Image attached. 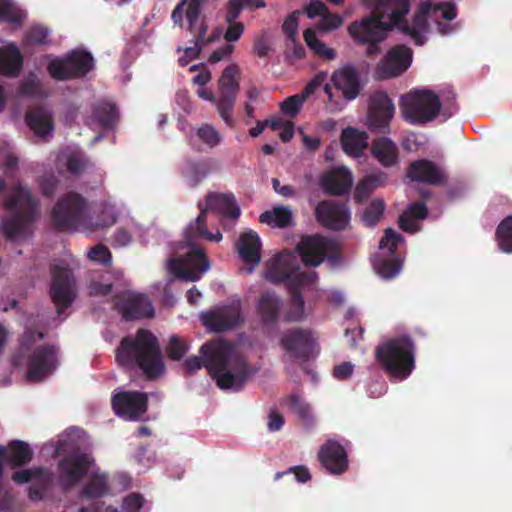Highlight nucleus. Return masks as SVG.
Returning <instances> with one entry per match:
<instances>
[{
	"label": "nucleus",
	"instance_id": "f257e3e1",
	"mask_svg": "<svg viewBox=\"0 0 512 512\" xmlns=\"http://www.w3.org/2000/svg\"><path fill=\"white\" fill-rule=\"evenodd\" d=\"M199 356L188 357L183 369L190 376L205 367L221 389L239 391L256 372L237 347L226 339H215L204 343Z\"/></svg>",
	"mask_w": 512,
	"mask_h": 512
},
{
	"label": "nucleus",
	"instance_id": "f03ea898",
	"mask_svg": "<svg viewBox=\"0 0 512 512\" xmlns=\"http://www.w3.org/2000/svg\"><path fill=\"white\" fill-rule=\"evenodd\" d=\"M116 360L125 368L138 367L150 380L159 378L165 372L158 338L147 329H139L135 336L122 338L116 349Z\"/></svg>",
	"mask_w": 512,
	"mask_h": 512
},
{
	"label": "nucleus",
	"instance_id": "7ed1b4c3",
	"mask_svg": "<svg viewBox=\"0 0 512 512\" xmlns=\"http://www.w3.org/2000/svg\"><path fill=\"white\" fill-rule=\"evenodd\" d=\"M5 207L11 211V215L2 219L0 226L5 238L15 241L28 237L39 214V204L30 191L21 186L16 187L6 200Z\"/></svg>",
	"mask_w": 512,
	"mask_h": 512
},
{
	"label": "nucleus",
	"instance_id": "20e7f679",
	"mask_svg": "<svg viewBox=\"0 0 512 512\" xmlns=\"http://www.w3.org/2000/svg\"><path fill=\"white\" fill-rule=\"evenodd\" d=\"M415 350L413 339L400 335L376 346L375 359L385 373L403 380L415 368Z\"/></svg>",
	"mask_w": 512,
	"mask_h": 512
},
{
	"label": "nucleus",
	"instance_id": "39448f33",
	"mask_svg": "<svg viewBox=\"0 0 512 512\" xmlns=\"http://www.w3.org/2000/svg\"><path fill=\"white\" fill-rule=\"evenodd\" d=\"M35 337L42 340L45 334L31 329L26 330L22 337L21 347L13 359L15 365H21L22 358L27 356L26 377L30 382L44 380L57 367L58 350L53 345L46 344L36 347L31 353L27 354L30 346L35 342Z\"/></svg>",
	"mask_w": 512,
	"mask_h": 512
},
{
	"label": "nucleus",
	"instance_id": "423d86ee",
	"mask_svg": "<svg viewBox=\"0 0 512 512\" xmlns=\"http://www.w3.org/2000/svg\"><path fill=\"white\" fill-rule=\"evenodd\" d=\"M51 219L55 228L60 231H95L106 226L92 222L87 214L86 200L75 192L68 193L56 203Z\"/></svg>",
	"mask_w": 512,
	"mask_h": 512
},
{
	"label": "nucleus",
	"instance_id": "0eeeda50",
	"mask_svg": "<svg viewBox=\"0 0 512 512\" xmlns=\"http://www.w3.org/2000/svg\"><path fill=\"white\" fill-rule=\"evenodd\" d=\"M384 15L378 11H372L360 20L351 22L347 31L357 46L366 47L365 55L374 58L379 55L381 43H383L391 31V26L383 21Z\"/></svg>",
	"mask_w": 512,
	"mask_h": 512
},
{
	"label": "nucleus",
	"instance_id": "6e6552de",
	"mask_svg": "<svg viewBox=\"0 0 512 512\" xmlns=\"http://www.w3.org/2000/svg\"><path fill=\"white\" fill-rule=\"evenodd\" d=\"M399 106L406 122L412 125H424L439 115L442 103L434 91L417 89L403 95Z\"/></svg>",
	"mask_w": 512,
	"mask_h": 512
},
{
	"label": "nucleus",
	"instance_id": "1a4fd4ad",
	"mask_svg": "<svg viewBox=\"0 0 512 512\" xmlns=\"http://www.w3.org/2000/svg\"><path fill=\"white\" fill-rule=\"evenodd\" d=\"M296 249L306 266L317 267L326 259L330 267H336L341 261L339 244L321 235L302 237Z\"/></svg>",
	"mask_w": 512,
	"mask_h": 512
},
{
	"label": "nucleus",
	"instance_id": "9d476101",
	"mask_svg": "<svg viewBox=\"0 0 512 512\" xmlns=\"http://www.w3.org/2000/svg\"><path fill=\"white\" fill-rule=\"evenodd\" d=\"M94 68L92 54L85 50H73L63 58H55L47 65L50 76L58 81L82 78Z\"/></svg>",
	"mask_w": 512,
	"mask_h": 512
},
{
	"label": "nucleus",
	"instance_id": "9b49d317",
	"mask_svg": "<svg viewBox=\"0 0 512 512\" xmlns=\"http://www.w3.org/2000/svg\"><path fill=\"white\" fill-rule=\"evenodd\" d=\"M241 70L235 63L228 65L217 82V111L228 126L234 125L232 112L240 89Z\"/></svg>",
	"mask_w": 512,
	"mask_h": 512
},
{
	"label": "nucleus",
	"instance_id": "f8f14e48",
	"mask_svg": "<svg viewBox=\"0 0 512 512\" xmlns=\"http://www.w3.org/2000/svg\"><path fill=\"white\" fill-rule=\"evenodd\" d=\"M94 463L91 455L79 450L65 455L59 460L58 481L64 491H69L78 485L87 475Z\"/></svg>",
	"mask_w": 512,
	"mask_h": 512
},
{
	"label": "nucleus",
	"instance_id": "ddd939ff",
	"mask_svg": "<svg viewBox=\"0 0 512 512\" xmlns=\"http://www.w3.org/2000/svg\"><path fill=\"white\" fill-rule=\"evenodd\" d=\"M168 268L177 278L194 282L209 269V260L203 249L192 247L184 256L171 259Z\"/></svg>",
	"mask_w": 512,
	"mask_h": 512
},
{
	"label": "nucleus",
	"instance_id": "4468645a",
	"mask_svg": "<svg viewBox=\"0 0 512 512\" xmlns=\"http://www.w3.org/2000/svg\"><path fill=\"white\" fill-rule=\"evenodd\" d=\"M52 282L50 295L60 315L67 309L75 299L74 278L72 271L60 264L51 266Z\"/></svg>",
	"mask_w": 512,
	"mask_h": 512
},
{
	"label": "nucleus",
	"instance_id": "2eb2a0df",
	"mask_svg": "<svg viewBox=\"0 0 512 512\" xmlns=\"http://www.w3.org/2000/svg\"><path fill=\"white\" fill-rule=\"evenodd\" d=\"M394 114V103L385 91H375L371 94L367 115V124L370 130L381 134L389 133L390 122Z\"/></svg>",
	"mask_w": 512,
	"mask_h": 512
},
{
	"label": "nucleus",
	"instance_id": "dca6fc26",
	"mask_svg": "<svg viewBox=\"0 0 512 512\" xmlns=\"http://www.w3.org/2000/svg\"><path fill=\"white\" fill-rule=\"evenodd\" d=\"M280 343L291 358L300 362H307L314 357L317 346L311 331L302 328L285 332Z\"/></svg>",
	"mask_w": 512,
	"mask_h": 512
},
{
	"label": "nucleus",
	"instance_id": "f3484780",
	"mask_svg": "<svg viewBox=\"0 0 512 512\" xmlns=\"http://www.w3.org/2000/svg\"><path fill=\"white\" fill-rule=\"evenodd\" d=\"M413 52L406 45L391 47L377 63L375 72L380 79L400 76L408 70L412 63Z\"/></svg>",
	"mask_w": 512,
	"mask_h": 512
},
{
	"label": "nucleus",
	"instance_id": "a211bd4d",
	"mask_svg": "<svg viewBox=\"0 0 512 512\" xmlns=\"http://www.w3.org/2000/svg\"><path fill=\"white\" fill-rule=\"evenodd\" d=\"M315 218L323 227L342 231L350 222V208L341 201L323 200L315 208Z\"/></svg>",
	"mask_w": 512,
	"mask_h": 512
},
{
	"label": "nucleus",
	"instance_id": "6ab92c4d",
	"mask_svg": "<svg viewBox=\"0 0 512 512\" xmlns=\"http://www.w3.org/2000/svg\"><path fill=\"white\" fill-rule=\"evenodd\" d=\"M148 397L139 391L118 392L112 397L114 412L125 420L135 421L147 411Z\"/></svg>",
	"mask_w": 512,
	"mask_h": 512
},
{
	"label": "nucleus",
	"instance_id": "aec40b11",
	"mask_svg": "<svg viewBox=\"0 0 512 512\" xmlns=\"http://www.w3.org/2000/svg\"><path fill=\"white\" fill-rule=\"evenodd\" d=\"M303 272L304 271L299 270L296 256L289 252H283L269 260L265 278L273 284L285 282L289 288L292 279L301 275Z\"/></svg>",
	"mask_w": 512,
	"mask_h": 512
},
{
	"label": "nucleus",
	"instance_id": "412c9836",
	"mask_svg": "<svg viewBox=\"0 0 512 512\" xmlns=\"http://www.w3.org/2000/svg\"><path fill=\"white\" fill-rule=\"evenodd\" d=\"M202 323L210 331L221 333L234 329L244 321L239 304L220 307L201 315Z\"/></svg>",
	"mask_w": 512,
	"mask_h": 512
},
{
	"label": "nucleus",
	"instance_id": "4be33fe9",
	"mask_svg": "<svg viewBox=\"0 0 512 512\" xmlns=\"http://www.w3.org/2000/svg\"><path fill=\"white\" fill-rule=\"evenodd\" d=\"M317 279V274L312 270H304V272L292 279L288 288L291 294L289 310L285 315L287 322H300L305 318V302L301 294V288L312 285Z\"/></svg>",
	"mask_w": 512,
	"mask_h": 512
},
{
	"label": "nucleus",
	"instance_id": "5701e85b",
	"mask_svg": "<svg viewBox=\"0 0 512 512\" xmlns=\"http://www.w3.org/2000/svg\"><path fill=\"white\" fill-rule=\"evenodd\" d=\"M318 460L325 470L333 475L345 473L349 466L345 447L336 440L329 439L319 448Z\"/></svg>",
	"mask_w": 512,
	"mask_h": 512
},
{
	"label": "nucleus",
	"instance_id": "b1692460",
	"mask_svg": "<svg viewBox=\"0 0 512 512\" xmlns=\"http://www.w3.org/2000/svg\"><path fill=\"white\" fill-rule=\"evenodd\" d=\"M407 177L414 182L433 186H445L448 175L444 168L428 159H419L410 163Z\"/></svg>",
	"mask_w": 512,
	"mask_h": 512
},
{
	"label": "nucleus",
	"instance_id": "393cba45",
	"mask_svg": "<svg viewBox=\"0 0 512 512\" xmlns=\"http://www.w3.org/2000/svg\"><path fill=\"white\" fill-rule=\"evenodd\" d=\"M117 310L126 321L141 318H150L154 315V307L150 299L144 294H128L120 299Z\"/></svg>",
	"mask_w": 512,
	"mask_h": 512
},
{
	"label": "nucleus",
	"instance_id": "a878e982",
	"mask_svg": "<svg viewBox=\"0 0 512 512\" xmlns=\"http://www.w3.org/2000/svg\"><path fill=\"white\" fill-rule=\"evenodd\" d=\"M331 81L335 88L342 92L346 100H354L360 94V75L353 65H345L334 71L331 76Z\"/></svg>",
	"mask_w": 512,
	"mask_h": 512
},
{
	"label": "nucleus",
	"instance_id": "bb28decb",
	"mask_svg": "<svg viewBox=\"0 0 512 512\" xmlns=\"http://www.w3.org/2000/svg\"><path fill=\"white\" fill-rule=\"evenodd\" d=\"M320 183L326 194L343 196L350 191L353 185V177L346 167H338L325 174Z\"/></svg>",
	"mask_w": 512,
	"mask_h": 512
},
{
	"label": "nucleus",
	"instance_id": "cd10ccee",
	"mask_svg": "<svg viewBox=\"0 0 512 512\" xmlns=\"http://www.w3.org/2000/svg\"><path fill=\"white\" fill-rule=\"evenodd\" d=\"M261 247L260 237L255 231L248 230L239 236L237 241L239 256L246 264L252 266L251 270L261 261Z\"/></svg>",
	"mask_w": 512,
	"mask_h": 512
},
{
	"label": "nucleus",
	"instance_id": "c85d7f7f",
	"mask_svg": "<svg viewBox=\"0 0 512 512\" xmlns=\"http://www.w3.org/2000/svg\"><path fill=\"white\" fill-rule=\"evenodd\" d=\"M206 212L213 210L224 217L237 219L240 216V208L236 203L235 197L231 193L209 192L206 197ZM200 210L201 204H199Z\"/></svg>",
	"mask_w": 512,
	"mask_h": 512
},
{
	"label": "nucleus",
	"instance_id": "c756f323",
	"mask_svg": "<svg viewBox=\"0 0 512 512\" xmlns=\"http://www.w3.org/2000/svg\"><path fill=\"white\" fill-rule=\"evenodd\" d=\"M282 306V300L275 292L266 291L257 300L256 312L264 325H274L279 320Z\"/></svg>",
	"mask_w": 512,
	"mask_h": 512
},
{
	"label": "nucleus",
	"instance_id": "7c9ffc66",
	"mask_svg": "<svg viewBox=\"0 0 512 512\" xmlns=\"http://www.w3.org/2000/svg\"><path fill=\"white\" fill-rule=\"evenodd\" d=\"M25 121L35 135L41 138H45L54 130L52 113L44 106L31 107L26 113Z\"/></svg>",
	"mask_w": 512,
	"mask_h": 512
},
{
	"label": "nucleus",
	"instance_id": "2f4dec72",
	"mask_svg": "<svg viewBox=\"0 0 512 512\" xmlns=\"http://www.w3.org/2000/svg\"><path fill=\"white\" fill-rule=\"evenodd\" d=\"M0 456L12 467H21L32 460L33 451L26 442L13 440L8 448L0 446Z\"/></svg>",
	"mask_w": 512,
	"mask_h": 512
},
{
	"label": "nucleus",
	"instance_id": "473e14b6",
	"mask_svg": "<svg viewBox=\"0 0 512 512\" xmlns=\"http://www.w3.org/2000/svg\"><path fill=\"white\" fill-rule=\"evenodd\" d=\"M341 146L347 155L360 157L368 146V135L356 128L347 127L341 133Z\"/></svg>",
	"mask_w": 512,
	"mask_h": 512
},
{
	"label": "nucleus",
	"instance_id": "72a5a7b5",
	"mask_svg": "<svg viewBox=\"0 0 512 512\" xmlns=\"http://www.w3.org/2000/svg\"><path fill=\"white\" fill-rule=\"evenodd\" d=\"M213 170L211 159L187 160L182 168V176L191 188L197 187Z\"/></svg>",
	"mask_w": 512,
	"mask_h": 512
},
{
	"label": "nucleus",
	"instance_id": "f704fd0d",
	"mask_svg": "<svg viewBox=\"0 0 512 512\" xmlns=\"http://www.w3.org/2000/svg\"><path fill=\"white\" fill-rule=\"evenodd\" d=\"M371 153L384 167H391L398 162V148L387 137L375 139L372 142Z\"/></svg>",
	"mask_w": 512,
	"mask_h": 512
},
{
	"label": "nucleus",
	"instance_id": "c9c22d12",
	"mask_svg": "<svg viewBox=\"0 0 512 512\" xmlns=\"http://www.w3.org/2000/svg\"><path fill=\"white\" fill-rule=\"evenodd\" d=\"M23 64L22 55L14 44L0 49V73L8 76H16Z\"/></svg>",
	"mask_w": 512,
	"mask_h": 512
},
{
	"label": "nucleus",
	"instance_id": "e433bc0d",
	"mask_svg": "<svg viewBox=\"0 0 512 512\" xmlns=\"http://www.w3.org/2000/svg\"><path fill=\"white\" fill-rule=\"evenodd\" d=\"M429 7L430 4L427 3L425 7H422L414 14L412 25H408L407 23L402 27V33L409 35L418 46L423 45L426 41L423 32L427 27V13Z\"/></svg>",
	"mask_w": 512,
	"mask_h": 512
},
{
	"label": "nucleus",
	"instance_id": "4c0bfd02",
	"mask_svg": "<svg viewBox=\"0 0 512 512\" xmlns=\"http://www.w3.org/2000/svg\"><path fill=\"white\" fill-rule=\"evenodd\" d=\"M259 221L272 227L287 228L293 223V214L289 207L277 206L262 213Z\"/></svg>",
	"mask_w": 512,
	"mask_h": 512
},
{
	"label": "nucleus",
	"instance_id": "58836bf2",
	"mask_svg": "<svg viewBox=\"0 0 512 512\" xmlns=\"http://www.w3.org/2000/svg\"><path fill=\"white\" fill-rule=\"evenodd\" d=\"M285 404L287 408L298 417L303 426L306 428H312L314 426L315 418L310 405L302 401L298 395H288L285 398Z\"/></svg>",
	"mask_w": 512,
	"mask_h": 512
},
{
	"label": "nucleus",
	"instance_id": "ea45409f",
	"mask_svg": "<svg viewBox=\"0 0 512 512\" xmlns=\"http://www.w3.org/2000/svg\"><path fill=\"white\" fill-rule=\"evenodd\" d=\"M93 116L102 128L113 129L119 119L118 108L110 102H99L93 108Z\"/></svg>",
	"mask_w": 512,
	"mask_h": 512
},
{
	"label": "nucleus",
	"instance_id": "a19ab883",
	"mask_svg": "<svg viewBox=\"0 0 512 512\" xmlns=\"http://www.w3.org/2000/svg\"><path fill=\"white\" fill-rule=\"evenodd\" d=\"M206 0H189L186 9V19L188 22V31L197 38L199 28L202 23L207 24L206 17L202 16V8Z\"/></svg>",
	"mask_w": 512,
	"mask_h": 512
},
{
	"label": "nucleus",
	"instance_id": "79ce46f5",
	"mask_svg": "<svg viewBox=\"0 0 512 512\" xmlns=\"http://www.w3.org/2000/svg\"><path fill=\"white\" fill-rule=\"evenodd\" d=\"M187 239L191 237H203L210 241H220L222 239L221 232L217 231L216 234H213L207 230L206 226V209H201L199 215L195 219L194 223H191L187 230Z\"/></svg>",
	"mask_w": 512,
	"mask_h": 512
},
{
	"label": "nucleus",
	"instance_id": "37998d69",
	"mask_svg": "<svg viewBox=\"0 0 512 512\" xmlns=\"http://www.w3.org/2000/svg\"><path fill=\"white\" fill-rule=\"evenodd\" d=\"M108 492V477L105 474H94L84 485L81 494L86 498H100Z\"/></svg>",
	"mask_w": 512,
	"mask_h": 512
},
{
	"label": "nucleus",
	"instance_id": "c03bdc74",
	"mask_svg": "<svg viewBox=\"0 0 512 512\" xmlns=\"http://www.w3.org/2000/svg\"><path fill=\"white\" fill-rule=\"evenodd\" d=\"M496 239L501 251L512 252V215L505 217L497 226Z\"/></svg>",
	"mask_w": 512,
	"mask_h": 512
},
{
	"label": "nucleus",
	"instance_id": "a18cd8bd",
	"mask_svg": "<svg viewBox=\"0 0 512 512\" xmlns=\"http://www.w3.org/2000/svg\"><path fill=\"white\" fill-rule=\"evenodd\" d=\"M303 37L306 45L317 55L324 57L325 59L332 60L335 58L336 53L332 48H328L325 43L320 41L313 29L307 28Z\"/></svg>",
	"mask_w": 512,
	"mask_h": 512
},
{
	"label": "nucleus",
	"instance_id": "49530a36",
	"mask_svg": "<svg viewBox=\"0 0 512 512\" xmlns=\"http://www.w3.org/2000/svg\"><path fill=\"white\" fill-rule=\"evenodd\" d=\"M199 32L196 39H193V46L187 47L185 49V56L189 59H195L198 57L200 51L209 43L216 40L217 35L211 34L207 36L208 25L204 23L201 24L199 28Z\"/></svg>",
	"mask_w": 512,
	"mask_h": 512
},
{
	"label": "nucleus",
	"instance_id": "de8ad7c7",
	"mask_svg": "<svg viewBox=\"0 0 512 512\" xmlns=\"http://www.w3.org/2000/svg\"><path fill=\"white\" fill-rule=\"evenodd\" d=\"M380 185L379 178L374 175L364 177L358 182L354 191V199L356 202L361 203L366 200L373 191Z\"/></svg>",
	"mask_w": 512,
	"mask_h": 512
},
{
	"label": "nucleus",
	"instance_id": "09e8293b",
	"mask_svg": "<svg viewBox=\"0 0 512 512\" xmlns=\"http://www.w3.org/2000/svg\"><path fill=\"white\" fill-rule=\"evenodd\" d=\"M25 14L11 0H0V21L20 23Z\"/></svg>",
	"mask_w": 512,
	"mask_h": 512
},
{
	"label": "nucleus",
	"instance_id": "8fccbe9b",
	"mask_svg": "<svg viewBox=\"0 0 512 512\" xmlns=\"http://www.w3.org/2000/svg\"><path fill=\"white\" fill-rule=\"evenodd\" d=\"M385 210V203L381 199L373 200L365 209L362 219L367 226L374 227Z\"/></svg>",
	"mask_w": 512,
	"mask_h": 512
},
{
	"label": "nucleus",
	"instance_id": "3c124183",
	"mask_svg": "<svg viewBox=\"0 0 512 512\" xmlns=\"http://www.w3.org/2000/svg\"><path fill=\"white\" fill-rule=\"evenodd\" d=\"M188 351V344L180 337L173 335L170 337L166 347V353L169 359L179 361Z\"/></svg>",
	"mask_w": 512,
	"mask_h": 512
},
{
	"label": "nucleus",
	"instance_id": "603ef678",
	"mask_svg": "<svg viewBox=\"0 0 512 512\" xmlns=\"http://www.w3.org/2000/svg\"><path fill=\"white\" fill-rule=\"evenodd\" d=\"M375 268L380 277L391 279L400 272L401 263L398 259H382L376 263Z\"/></svg>",
	"mask_w": 512,
	"mask_h": 512
},
{
	"label": "nucleus",
	"instance_id": "864d4df0",
	"mask_svg": "<svg viewBox=\"0 0 512 512\" xmlns=\"http://www.w3.org/2000/svg\"><path fill=\"white\" fill-rule=\"evenodd\" d=\"M304 99L298 94L289 96L286 98L281 104H280V110L283 114L294 118L298 115L300 112L303 104Z\"/></svg>",
	"mask_w": 512,
	"mask_h": 512
},
{
	"label": "nucleus",
	"instance_id": "5fc2aeb1",
	"mask_svg": "<svg viewBox=\"0 0 512 512\" xmlns=\"http://www.w3.org/2000/svg\"><path fill=\"white\" fill-rule=\"evenodd\" d=\"M88 258L93 261L100 263L104 266H110L112 264V254L110 250L104 244H97L92 247L88 252Z\"/></svg>",
	"mask_w": 512,
	"mask_h": 512
},
{
	"label": "nucleus",
	"instance_id": "6e6d98bb",
	"mask_svg": "<svg viewBox=\"0 0 512 512\" xmlns=\"http://www.w3.org/2000/svg\"><path fill=\"white\" fill-rule=\"evenodd\" d=\"M248 6L246 0H228L225 5V22H234L240 17L241 12Z\"/></svg>",
	"mask_w": 512,
	"mask_h": 512
},
{
	"label": "nucleus",
	"instance_id": "4d7b16f0",
	"mask_svg": "<svg viewBox=\"0 0 512 512\" xmlns=\"http://www.w3.org/2000/svg\"><path fill=\"white\" fill-rule=\"evenodd\" d=\"M343 24V19L340 15L331 13L329 9L322 15L317 29L321 31H331L338 29Z\"/></svg>",
	"mask_w": 512,
	"mask_h": 512
},
{
	"label": "nucleus",
	"instance_id": "13d9d810",
	"mask_svg": "<svg viewBox=\"0 0 512 512\" xmlns=\"http://www.w3.org/2000/svg\"><path fill=\"white\" fill-rule=\"evenodd\" d=\"M49 30L41 25L32 26L27 32L26 39L33 45H44L48 43Z\"/></svg>",
	"mask_w": 512,
	"mask_h": 512
},
{
	"label": "nucleus",
	"instance_id": "bf43d9fd",
	"mask_svg": "<svg viewBox=\"0 0 512 512\" xmlns=\"http://www.w3.org/2000/svg\"><path fill=\"white\" fill-rule=\"evenodd\" d=\"M402 241V236L392 228L385 230L383 238L379 242L380 249H388L390 254H393L397 249L398 244Z\"/></svg>",
	"mask_w": 512,
	"mask_h": 512
},
{
	"label": "nucleus",
	"instance_id": "052dcab7",
	"mask_svg": "<svg viewBox=\"0 0 512 512\" xmlns=\"http://www.w3.org/2000/svg\"><path fill=\"white\" fill-rule=\"evenodd\" d=\"M301 15L300 10L293 11L284 21L282 29L287 35L288 39L292 42L296 41L298 32L299 17Z\"/></svg>",
	"mask_w": 512,
	"mask_h": 512
},
{
	"label": "nucleus",
	"instance_id": "680f3d73",
	"mask_svg": "<svg viewBox=\"0 0 512 512\" xmlns=\"http://www.w3.org/2000/svg\"><path fill=\"white\" fill-rule=\"evenodd\" d=\"M293 473L295 478L300 483H307L311 480V474L309 469L304 465L291 466L287 470L282 472H277L274 476V480H279L284 475Z\"/></svg>",
	"mask_w": 512,
	"mask_h": 512
},
{
	"label": "nucleus",
	"instance_id": "e2e57ef3",
	"mask_svg": "<svg viewBox=\"0 0 512 512\" xmlns=\"http://www.w3.org/2000/svg\"><path fill=\"white\" fill-rule=\"evenodd\" d=\"M227 29L224 33V39L229 44L233 42H237L245 31V25L242 22L234 21V22H226Z\"/></svg>",
	"mask_w": 512,
	"mask_h": 512
},
{
	"label": "nucleus",
	"instance_id": "0e129e2a",
	"mask_svg": "<svg viewBox=\"0 0 512 512\" xmlns=\"http://www.w3.org/2000/svg\"><path fill=\"white\" fill-rule=\"evenodd\" d=\"M198 137L210 147H214L219 144L220 136L219 133L210 125H204L197 131Z\"/></svg>",
	"mask_w": 512,
	"mask_h": 512
},
{
	"label": "nucleus",
	"instance_id": "69168bd1",
	"mask_svg": "<svg viewBox=\"0 0 512 512\" xmlns=\"http://www.w3.org/2000/svg\"><path fill=\"white\" fill-rule=\"evenodd\" d=\"M144 505V497L139 493L127 495L122 504L125 512H139Z\"/></svg>",
	"mask_w": 512,
	"mask_h": 512
},
{
	"label": "nucleus",
	"instance_id": "338daca9",
	"mask_svg": "<svg viewBox=\"0 0 512 512\" xmlns=\"http://www.w3.org/2000/svg\"><path fill=\"white\" fill-rule=\"evenodd\" d=\"M327 74L324 72H319L315 75V77L307 83V85L303 88V90L299 93V95L306 101V99L312 95L326 80Z\"/></svg>",
	"mask_w": 512,
	"mask_h": 512
},
{
	"label": "nucleus",
	"instance_id": "774afa93",
	"mask_svg": "<svg viewBox=\"0 0 512 512\" xmlns=\"http://www.w3.org/2000/svg\"><path fill=\"white\" fill-rule=\"evenodd\" d=\"M327 74L324 72H319L315 75V77L307 83V85L303 88V90L299 93V95L306 101V99L312 95L326 80Z\"/></svg>",
	"mask_w": 512,
	"mask_h": 512
}]
</instances>
